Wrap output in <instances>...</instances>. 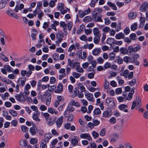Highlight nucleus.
Segmentation results:
<instances>
[{"label": "nucleus", "mask_w": 148, "mask_h": 148, "mask_svg": "<svg viewBox=\"0 0 148 148\" xmlns=\"http://www.w3.org/2000/svg\"><path fill=\"white\" fill-rule=\"evenodd\" d=\"M141 105V100L138 96L136 97L135 99L133 102L131 109L133 110L134 108L136 109H138Z\"/></svg>", "instance_id": "1"}, {"label": "nucleus", "mask_w": 148, "mask_h": 148, "mask_svg": "<svg viewBox=\"0 0 148 148\" xmlns=\"http://www.w3.org/2000/svg\"><path fill=\"white\" fill-rule=\"evenodd\" d=\"M101 15L98 14L95 11H93L92 15V18L95 21L102 22Z\"/></svg>", "instance_id": "2"}, {"label": "nucleus", "mask_w": 148, "mask_h": 148, "mask_svg": "<svg viewBox=\"0 0 148 148\" xmlns=\"http://www.w3.org/2000/svg\"><path fill=\"white\" fill-rule=\"evenodd\" d=\"M72 68H74L77 72L79 73H83L84 71V69L80 67V64L78 62H74Z\"/></svg>", "instance_id": "3"}, {"label": "nucleus", "mask_w": 148, "mask_h": 148, "mask_svg": "<svg viewBox=\"0 0 148 148\" xmlns=\"http://www.w3.org/2000/svg\"><path fill=\"white\" fill-rule=\"evenodd\" d=\"M44 96L46 99V104L47 106H49L50 105L51 100V96L50 93L46 91Z\"/></svg>", "instance_id": "4"}, {"label": "nucleus", "mask_w": 148, "mask_h": 148, "mask_svg": "<svg viewBox=\"0 0 148 148\" xmlns=\"http://www.w3.org/2000/svg\"><path fill=\"white\" fill-rule=\"evenodd\" d=\"M16 99L18 101L24 102L25 101L24 95L22 92H21L19 94H17L15 96Z\"/></svg>", "instance_id": "5"}, {"label": "nucleus", "mask_w": 148, "mask_h": 148, "mask_svg": "<svg viewBox=\"0 0 148 148\" xmlns=\"http://www.w3.org/2000/svg\"><path fill=\"white\" fill-rule=\"evenodd\" d=\"M63 116H61L58 118L55 121L56 126L57 128H59L61 126L63 121Z\"/></svg>", "instance_id": "6"}, {"label": "nucleus", "mask_w": 148, "mask_h": 148, "mask_svg": "<svg viewBox=\"0 0 148 148\" xmlns=\"http://www.w3.org/2000/svg\"><path fill=\"white\" fill-rule=\"evenodd\" d=\"M135 89V88L134 87H133L132 88L131 92H130L128 95L127 97V98L126 97H125V100H127L130 101L132 99L133 97V94L134 92V90Z\"/></svg>", "instance_id": "7"}, {"label": "nucleus", "mask_w": 148, "mask_h": 148, "mask_svg": "<svg viewBox=\"0 0 148 148\" xmlns=\"http://www.w3.org/2000/svg\"><path fill=\"white\" fill-rule=\"evenodd\" d=\"M148 8V3L145 2L142 5L140 8V10L142 12L145 11Z\"/></svg>", "instance_id": "8"}, {"label": "nucleus", "mask_w": 148, "mask_h": 148, "mask_svg": "<svg viewBox=\"0 0 148 148\" xmlns=\"http://www.w3.org/2000/svg\"><path fill=\"white\" fill-rule=\"evenodd\" d=\"M80 137L82 138L87 139L88 140H91L92 138L89 134L85 133L81 134Z\"/></svg>", "instance_id": "9"}, {"label": "nucleus", "mask_w": 148, "mask_h": 148, "mask_svg": "<svg viewBox=\"0 0 148 148\" xmlns=\"http://www.w3.org/2000/svg\"><path fill=\"white\" fill-rule=\"evenodd\" d=\"M64 37V35L62 32H59L57 37V38L58 40V41L56 42V43L57 44H58L61 42L62 40V38Z\"/></svg>", "instance_id": "10"}, {"label": "nucleus", "mask_w": 148, "mask_h": 148, "mask_svg": "<svg viewBox=\"0 0 148 148\" xmlns=\"http://www.w3.org/2000/svg\"><path fill=\"white\" fill-rule=\"evenodd\" d=\"M39 112L34 113L32 116L33 119L38 123L40 121V119L38 118V116L40 115Z\"/></svg>", "instance_id": "11"}, {"label": "nucleus", "mask_w": 148, "mask_h": 148, "mask_svg": "<svg viewBox=\"0 0 148 148\" xmlns=\"http://www.w3.org/2000/svg\"><path fill=\"white\" fill-rule=\"evenodd\" d=\"M63 89V86L61 84H59L57 87V89L55 90V92L56 93H59L61 92Z\"/></svg>", "instance_id": "12"}, {"label": "nucleus", "mask_w": 148, "mask_h": 148, "mask_svg": "<svg viewBox=\"0 0 148 148\" xmlns=\"http://www.w3.org/2000/svg\"><path fill=\"white\" fill-rule=\"evenodd\" d=\"M85 96L87 97V99L88 101H93L92 98H93V94L91 93H88L86 91L85 92Z\"/></svg>", "instance_id": "13"}, {"label": "nucleus", "mask_w": 148, "mask_h": 148, "mask_svg": "<svg viewBox=\"0 0 148 148\" xmlns=\"http://www.w3.org/2000/svg\"><path fill=\"white\" fill-rule=\"evenodd\" d=\"M26 80V78L25 77H21L18 80V82H20V85L23 86L25 84V82Z\"/></svg>", "instance_id": "14"}, {"label": "nucleus", "mask_w": 148, "mask_h": 148, "mask_svg": "<svg viewBox=\"0 0 148 148\" xmlns=\"http://www.w3.org/2000/svg\"><path fill=\"white\" fill-rule=\"evenodd\" d=\"M29 131L32 135H34L38 132L36 127H31L29 129Z\"/></svg>", "instance_id": "15"}, {"label": "nucleus", "mask_w": 148, "mask_h": 148, "mask_svg": "<svg viewBox=\"0 0 148 148\" xmlns=\"http://www.w3.org/2000/svg\"><path fill=\"white\" fill-rule=\"evenodd\" d=\"M56 117H50L48 121V124L50 126H51L56 121Z\"/></svg>", "instance_id": "16"}, {"label": "nucleus", "mask_w": 148, "mask_h": 148, "mask_svg": "<svg viewBox=\"0 0 148 148\" xmlns=\"http://www.w3.org/2000/svg\"><path fill=\"white\" fill-rule=\"evenodd\" d=\"M32 33L31 34V36L32 38V39L33 40H34L36 39V38L35 36L37 34L38 32L36 30L32 29Z\"/></svg>", "instance_id": "17"}, {"label": "nucleus", "mask_w": 148, "mask_h": 148, "mask_svg": "<svg viewBox=\"0 0 148 148\" xmlns=\"http://www.w3.org/2000/svg\"><path fill=\"white\" fill-rule=\"evenodd\" d=\"M52 135L51 133H47L45 134L44 136L45 140L47 142H48L49 139L52 138Z\"/></svg>", "instance_id": "18"}, {"label": "nucleus", "mask_w": 148, "mask_h": 148, "mask_svg": "<svg viewBox=\"0 0 148 148\" xmlns=\"http://www.w3.org/2000/svg\"><path fill=\"white\" fill-rule=\"evenodd\" d=\"M93 32L94 35L95 36H101V32L99 31L98 28H94L93 30Z\"/></svg>", "instance_id": "19"}, {"label": "nucleus", "mask_w": 148, "mask_h": 148, "mask_svg": "<svg viewBox=\"0 0 148 148\" xmlns=\"http://www.w3.org/2000/svg\"><path fill=\"white\" fill-rule=\"evenodd\" d=\"M136 14L135 12H131L128 13V16L130 19H132L136 18Z\"/></svg>", "instance_id": "20"}, {"label": "nucleus", "mask_w": 148, "mask_h": 148, "mask_svg": "<svg viewBox=\"0 0 148 148\" xmlns=\"http://www.w3.org/2000/svg\"><path fill=\"white\" fill-rule=\"evenodd\" d=\"M114 42L115 40L113 38H110L107 40V43L111 45L114 44Z\"/></svg>", "instance_id": "21"}, {"label": "nucleus", "mask_w": 148, "mask_h": 148, "mask_svg": "<svg viewBox=\"0 0 148 148\" xmlns=\"http://www.w3.org/2000/svg\"><path fill=\"white\" fill-rule=\"evenodd\" d=\"M127 108V106L125 104H121L119 106V108L120 110H124V112H128L127 110L126 109Z\"/></svg>", "instance_id": "22"}, {"label": "nucleus", "mask_w": 148, "mask_h": 148, "mask_svg": "<svg viewBox=\"0 0 148 148\" xmlns=\"http://www.w3.org/2000/svg\"><path fill=\"white\" fill-rule=\"evenodd\" d=\"M20 144L22 148H25L27 145L26 140H21L20 142Z\"/></svg>", "instance_id": "23"}, {"label": "nucleus", "mask_w": 148, "mask_h": 148, "mask_svg": "<svg viewBox=\"0 0 148 148\" xmlns=\"http://www.w3.org/2000/svg\"><path fill=\"white\" fill-rule=\"evenodd\" d=\"M48 112L51 114H58V112L56 111L55 109L52 107L49 108L48 109Z\"/></svg>", "instance_id": "24"}, {"label": "nucleus", "mask_w": 148, "mask_h": 148, "mask_svg": "<svg viewBox=\"0 0 148 148\" xmlns=\"http://www.w3.org/2000/svg\"><path fill=\"white\" fill-rule=\"evenodd\" d=\"M101 51L100 48H96L92 51V53L94 56H96L98 55Z\"/></svg>", "instance_id": "25"}, {"label": "nucleus", "mask_w": 148, "mask_h": 148, "mask_svg": "<svg viewBox=\"0 0 148 148\" xmlns=\"http://www.w3.org/2000/svg\"><path fill=\"white\" fill-rule=\"evenodd\" d=\"M125 36L124 34L122 33H120L116 34L115 38L116 39H123Z\"/></svg>", "instance_id": "26"}, {"label": "nucleus", "mask_w": 148, "mask_h": 148, "mask_svg": "<svg viewBox=\"0 0 148 148\" xmlns=\"http://www.w3.org/2000/svg\"><path fill=\"white\" fill-rule=\"evenodd\" d=\"M69 106H75L76 107H79L80 105L78 102H75L74 101H71L69 103Z\"/></svg>", "instance_id": "27"}, {"label": "nucleus", "mask_w": 148, "mask_h": 148, "mask_svg": "<svg viewBox=\"0 0 148 148\" xmlns=\"http://www.w3.org/2000/svg\"><path fill=\"white\" fill-rule=\"evenodd\" d=\"M129 72V71L128 70L126 69L123 72L121 73L120 75L121 76L124 77L125 78H127V77Z\"/></svg>", "instance_id": "28"}, {"label": "nucleus", "mask_w": 148, "mask_h": 148, "mask_svg": "<svg viewBox=\"0 0 148 148\" xmlns=\"http://www.w3.org/2000/svg\"><path fill=\"white\" fill-rule=\"evenodd\" d=\"M106 103L107 104H109L110 103H112L113 105H115V103L113 99L112 98H107L106 100Z\"/></svg>", "instance_id": "29"}, {"label": "nucleus", "mask_w": 148, "mask_h": 148, "mask_svg": "<svg viewBox=\"0 0 148 148\" xmlns=\"http://www.w3.org/2000/svg\"><path fill=\"white\" fill-rule=\"evenodd\" d=\"M47 142L44 139L42 140L41 143L40 145V147L41 148H47Z\"/></svg>", "instance_id": "30"}, {"label": "nucleus", "mask_w": 148, "mask_h": 148, "mask_svg": "<svg viewBox=\"0 0 148 148\" xmlns=\"http://www.w3.org/2000/svg\"><path fill=\"white\" fill-rule=\"evenodd\" d=\"M107 4L110 7L112 8L113 10H117V7L114 4L112 3L110 1H108L107 2Z\"/></svg>", "instance_id": "31"}, {"label": "nucleus", "mask_w": 148, "mask_h": 148, "mask_svg": "<svg viewBox=\"0 0 148 148\" xmlns=\"http://www.w3.org/2000/svg\"><path fill=\"white\" fill-rule=\"evenodd\" d=\"M120 52L122 54L125 55L128 53L127 49L126 47H121L120 49Z\"/></svg>", "instance_id": "32"}, {"label": "nucleus", "mask_w": 148, "mask_h": 148, "mask_svg": "<svg viewBox=\"0 0 148 148\" xmlns=\"http://www.w3.org/2000/svg\"><path fill=\"white\" fill-rule=\"evenodd\" d=\"M108 56L110 60H113L115 58V55L113 52H112L110 53Z\"/></svg>", "instance_id": "33"}, {"label": "nucleus", "mask_w": 148, "mask_h": 148, "mask_svg": "<svg viewBox=\"0 0 148 148\" xmlns=\"http://www.w3.org/2000/svg\"><path fill=\"white\" fill-rule=\"evenodd\" d=\"M0 58L5 62H7L8 60V58L2 53H0Z\"/></svg>", "instance_id": "34"}, {"label": "nucleus", "mask_w": 148, "mask_h": 148, "mask_svg": "<svg viewBox=\"0 0 148 148\" xmlns=\"http://www.w3.org/2000/svg\"><path fill=\"white\" fill-rule=\"evenodd\" d=\"M9 112L13 116H16L17 115V112L13 110L12 109L9 110Z\"/></svg>", "instance_id": "35"}, {"label": "nucleus", "mask_w": 148, "mask_h": 148, "mask_svg": "<svg viewBox=\"0 0 148 148\" xmlns=\"http://www.w3.org/2000/svg\"><path fill=\"white\" fill-rule=\"evenodd\" d=\"M78 86L79 87V88L80 90L82 92L85 91V88L82 84L79 83L78 84Z\"/></svg>", "instance_id": "36"}, {"label": "nucleus", "mask_w": 148, "mask_h": 148, "mask_svg": "<svg viewBox=\"0 0 148 148\" xmlns=\"http://www.w3.org/2000/svg\"><path fill=\"white\" fill-rule=\"evenodd\" d=\"M100 37L95 36L93 38V42L95 44H98L99 43L100 40Z\"/></svg>", "instance_id": "37"}, {"label": "nucleus", "mask_w": 148, "mask_h": 148, "mask_svg": "<svg viewBox=\"0 0 148 148\" xmlns=\"http://www.w3.org/2000/svg\"><path fill=\"white\" fill-rule=\"evenodd\" d=\"M129 38L131 40H135L137 39V36L135 34L132 33L130 34Z\"/></svg>", "instance_id": "38"}, {"label": "nucleus", "mask_w": 148, "mask_h": 148, "mask_svg": "<svg viewBox=\"0 0 148 148\" xmlns=\"http://www.w3.org/2000/svg\"><path fill=\"white\" fill-rule=\"evenodd\" d=\"M83 20L84 22H88L91 21V18L90 16H87L84 18Z\"/></svg>", "instance_id": "39"}, {"label": "nucleus", "mask_w": 148, "mask_h": 148, "mask_svg": "<svg viewBox=\"0 0 148 148\" xmlns=\"http://www.w3.org/2000/svg\"><path fill=\"white\" fill-rule=\"evenodd\" d=\"M58 10H61L60 11V12L61 14H64L66 13L67 11L66 10H64L63 8V7L62 6H61L60 7H58Z\"/></svg>", "instance_id": "40"}, {"label": "nucleus", "mask_w": 148, "mask_h": 148, "mask_svg": "<svg viewBox=\"0 0 148 148\" xmlns=\"http://www.w3.org/2000/svg\"><path fill=\"white\" fill-rule=\"evenodd\" d=\"M111 67V64L110 62H107L105 63L104 65V67L105 70L106 69L109 68Z\"/></svg>", "instance_id": "41"}, {"label": "nucleus", "mask_w": 148, "mask_h": 148, "mask_svg": "<svg viewBox=\"0 0 148 148\" xmlns=\"http://www.w3.org/2000/svg\"><path fill=\"white\" fill-rule=\"evenodd\" d=\"M37 13L38 15V18L40 20L41 19V18L43 16V12L40 10H39L37 11Z\"/></svg>", "instance_id": "42"}, {"label": "nucleus", "mask_w": 148, "mask_h": 148, "mask_svg": "<svg viewBox=\"0 0 148 148\" xmlns=\"http://www.w3.org/2000/svg\"><path fill=\"white\" fill-rule=\"evenodd\" d=\"M116 79L118 81V83L120 85H122L124 83V81L121 79V78L120 76H117Z\"/></svg>", "instance_id": "43"}, {"label": "nucleus", "mask_w": 148, "mask_h": 148, "mask_svg": "<svg viewBox=\"0 0 148 148\" xmlns=\"http://www.w3.org/2000/svg\"><path fill=\"white\" fill-rule=\"evenodd\" d=\"M57 0H51L50 1L49 3V6L51 8L54 7L55 5V3L56 2Z\"/></svg>", "instance_id": "44"}, {"label": "nucleus", "mask_w": 148, "mask_h": 148, "mask_svg": "<svg viewBox=\"0 0 148 148\" xmlns=\"http://www.w3.org/2000/svg\"><path fill=\"white\" fill-rule=\"evenodd\" d=\"M136 82V79H133L132 81L129 82V84L131 86H134Z\"/></svg>", "instance_id": "45"}, {"label": "nucleus", "mask_w": 148, "mask_h": 148, "mask_svg": "<svg viewBox=\"0 0 148 148\" xmlns=\"http://www.w3.org/2000/svg\"><path fill=\"white\" fill-rule=\"evenodd\" d=\"M73 60L69 58L68 59V65L72 67L74 64Z\"/></svg>", "instance_id": "46"}, {"label": "nucleus", "mask_w": 148, "mask_h": 148, "mask_svg": "<svg viewBox=\"0 0 148 148\" xmlns=\"http://www.w3.org/2000/svg\"><path fill=\"white\" fill-rule=\"evenodd\" d=\"M141 48L140 46L139 45H137L136 47L133 48V52L134 53L136 52L139 50Z\"/></svg>", "instance_id": "47"}, {"label": "nucleus", "mask_w": 148, "mask_h": 148, "mask_svg": "<svg viewBox=\"0 0 148 148\" xmlns=\"http://www.w3.org/2000/svg\"><path fill=\"white\" fill-rule=\"evenodd\" d=\"M109 83L107 80H105V84H104V88L105 89H108L109 86Z\"/></svg>", "instance_id": "48"}, {"label": "nucleus", "mask_w": 148, "mask_h": 148, "mask_svg": "<svg viewBox=\"0 0 148 148\" xmlns=\"http://www.w3.org/2000/svg\"><path fill=\"white\" fill-rule=\"evenodd\" d=\"M9 96V94L8 92H6L2 96V99L4 100H5V99H8V97Z\"/></svg>", "instance_id": "49"}, {"label": "nucleus", "mask_w": 148, "mask_h": 148, "mask_svg": "<svg viewBox=\"0 0 148 148\" xmlns=\"http://www.w3.org/2000/svg\"><path fill=\"white\" fill-rule=\"evenodd\" d=\"M103 59L101 57H99L97 60V62L98 63L102 64L104 62Z\"/></svg>", "instance_id": "50"}, {"label": "nucleus", "mask_w": 148, "mask_h": 148, "mask_svg": "<svg viewBox=\"0 0 148 148\" xmlns=\"http://www.w3.org/2000/svg\"><path fill=\"white\" fill-rule=\"evenodd\" d=\"M101 113V111L99 108H96L95 109L94 111V114L95 115H98L100 114Z\"/></svg>", "instance_id": "51"}, {"label": "nucleus", "mask_w": 148, "mask_h": 148, "mask_svg": "<svg viewBox=\"0 0 148 148\" xmlns=\"http://www.w3.org/2000/svg\"><path fill=\"white\" fill-rule=\"evenodd\" d=\"M106 129L105 128L102 129L99 133L100 135L102 136H104L106 134Z\"/></svg>", "instance_id": "52"}, {"label": "nucleus", "mask_w": 148, "mask_h": 148, "mask_svg": "<svg viewBox=\"0 0 148 148\" xmlns=\"http://www.w3.org/2000/svg\"><path fill=\"white\" fill-rule=\"evenodd\" d=\"M81 74L78 73L76 72H73L72 75L75 78H78L80 76Z\"/></svg>", "instance_id": "53"}, {"label": "nucleus", "mask_w": 148, "mask_h": 148, "mask_svg": "<svg viewBox=\"0 0 148 148\" xmlns=\"http://www.w3.org/2000/svg\"><path fill=\"white\" fill-rule=\"evenodd\" d=\"M99 0H91V2L90 4V6L92 7H94L95 6V4Z\"/></svg>", "instance_id": "54"}, {"label": "nucleus", "mask_w": 148, "mask_h": 148, "mask_svg": "<svg viewBox=\"0 0 148 148\" xmlns=\"http://www.w3.org/2000/svg\"><path fill=\"white\" fill-rule=\"evenodd\" d=\"M92 30L90 28L85 29V33L86 35L90 34L92 33Z\"/></svg>", "instance_id": "55"}, {"label": "nucleus", "mask_w": 148, "mask_h": 148, "mask_svg": "<svg viewBox=\"0 0 148 148\" xmlns=\"http://www.w3.org/2000/svg\"><path fill=\"white\" fill-rule=\"evenodd\" d=\"M92 134V136L94 137L95 138H96L98 137L99 136V134L95 131H93Z\"/></svg>", "instance_id": "56"}, {"label": "nucleus", "mask_w": 148, "mask_h": 148, "mask_svg": "<svg viewBox=\"0 0 148 148\" xmlns=\"http://www.w3.org/2000/svg\"><path fill=\"white\" fill-rule=\"evenodd\" d=\"M4 68L6 70H7L8 72H12V69L11 67L8 65H5L4 66Z\"/></svg>", "instance_id": "57"}, {"label": "nucleus", "mask_w": 148, "mask_h": 148, "mask_svg": "<svg viewBox=\"0 0 148 148\" xmlns=\"http://www.w3.org/2000/svg\"><path fill=\"white\" fill-rule=\"evenodd\" d=\"M41 114L43 116L45 117V118L46 120H48L49 119V118L50 116V115L48 113L46 112L43 113L42 112L41 113Z\"/></svg>", "instance_id": "58"}, {"label": "nucleus", "mask_w": 148, "mask_h": 148, "mask_svg": "<svg viewBox=\"0 0 148 148\" xmlns=\"http://www.w3.org/2000/svg\"><path fill=\"white\" fill-rule=\"evenodd\" d=\"M110 116L109 114V112L107 111H105L103 112V116L107 118Z\"/></svg>", "instance_id": "59"}, {"label": "nucleus", "mask_w": 148, "mask_h": 148, "mask_svg": "<svg viewBox=\"0 0 148 148\" xmlns=\"http://www.w3.org/2000/svg\"><path fill=\"white\" fill-rule=\"evenodd\" d=\"M34 111H35L36 112H38L37 107L35 106H32L30 107Z\"/></svg>", "instance_id": "60"}, {"label": "nucleus", "mask_w": 148, "mask_h": 148, "mask_svg": "<svg viewBox=\"0 0 148 148\" xmlns=\"http://www.w3.org/2000/svg\"><path fill=\"white\" fill-rule=\"evenodd\" d=\"M127 51L128 53H129L130 54H132L133 52V47L132 46H129L127 49Z\"/></svg>", "instance_id": "61"}, {"label": "nucleus", "mask_w": 148, "mask_h": 148, "mask_svg": "<svg viewBox=\"0 0 148 148\" xmlns=\"http://www.w3.org/2000/svg\"><path fill=\"white\" fill-rule=\"evenodd\" d=\"M21 129L24 132H26L28 130V128L26 126L24 125H22L21 126Z\"/></svg>", "instance_id": "62"}, {"label": "nucleus", "mask_w": 148, "mask_h": 148, "mask_svg": "<svg viewBox=\"0 0 148 148\" xmlns=\"http://www.w3.org/2000/svg\"><path fill=\"white\" fill-rule=\"evenodd\" d=\"M71 142L72 144L74 145H76L78 143V141L76 138L73 139L71 140Z\"/></svg>", "instance_id": "63"}, {"label": "nucleus", "mask_w": 148, "mask_h": 148, "mask_svg": "<svg viewBox=\"0 0 148 148\" xmlns=\"http://www.w3.org/2000/svg\"><path fill=\"white\" fill-rule=\"evenodd\" d=\"M109 121L111 124H114L116 122V118L114 117H112L110 119Z\"/></svg>", "instance_id": "64"}]
</instances>
